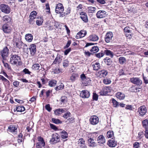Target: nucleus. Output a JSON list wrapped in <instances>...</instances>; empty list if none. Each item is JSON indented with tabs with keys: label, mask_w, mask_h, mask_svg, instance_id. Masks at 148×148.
Returning <instances> with one entry per match:
<instances>
[{
	"label": "nucleus",
	"mask_w": 148,
	"mask_h": 148,
	"mask_svg": "<svg viewBox=\"0 0 148 148\" xmlns=\"http://www.w3.org/2000/svg\"><path fill=\"white\" fill-rule=\"evenodd\" d=\"M45 109L49 112H50L51 110V108L49 104L46 105L45 106Z\"/></svg>",
	"instance_id": "nucleus-62"
},
{
	"label": "nucleus",
	"mask_w": 148,
	"mask_h": 148,
	"mask_svg": "<svg viewBox=\"0 0 148 148\" xmlns=\"http://www.w3.org/2000/svg\"><path fill=\"white\" fill-rule=\"evenodd\" d=\"M107 137L108 138H113L114 137V133L113 132L112 130H109L108 131L106 134Z\"/></svg>",
	"instance_id": "nucleus-39"
},
{
	"label": "nucleus",
	"mask_w": 148,
	"mask_h": 148,
	"mask_svg": "<svg viewBox=\"0 0 148 148\" xmlns=\"http://www.w3.org/2000/svg\"><path fill=\"white\" fill-rule=\"evenodd\" d=\"M90 123L93 125H97L99 122V118L96 115L91 116L89 119Z\"/></svg>",
	"instance_id": "nucleus-5"
},
{
	"label": "nucleus",
	"mask_w": 148,
	"mask_h": 148,
	"mask_svg": "<svg viewBox=\"0 0 148 148\" xmlns=\"http://www.w3.org/2000/svg\"><path fill=\"white\" fill-rule=\"evenodd\" d=\"M52 23L54 24H53V25L55 26L56 28H58V27L60 25V24L58 22L54 21L53 22L52 21Z\"/></svg>",
	"instance_id": "nucleus-57"
},
{
	"label": "nucleus",
	"mask_w": 148,
	"mask_h": 148,
	"mask_svg": "<svg viewBox=\"0 0 148 148\" xmlns=\"http://www.w3.org/2000/svg\"><path fill=\"white\" fill-rule=\"evenodd\" d=\"M144 135L146 138L148 139V128L145 129Z\"/></svg>",
	"instance_id": "nucleus-64"
},
{
	"label": "nucleus",
	"mask_w": 148,
	"mask_h": 148,
	"mask_svg": "<svg viewBox=\"0 0 148 148\" xmlns=\"http://www.w3.org/2000/svg\"><path fill=\"white\" fill-rule=\"evenodd\" d=\"M10 62L12 65H16V66H21L22 64L20 57L18 55L12 54L11 55Z\"/></svg>",
	"instance_id": "nucleus-1"
},
{
	"label": "nucleus",
	"mask_w": 148,
	"mask_h": 148,
	"mask_svg": "<svg viewBox=\"0 0 148 148\" xmlns=\"http://www.w3.org/2000/svg\"><path fill=\"white\" fill-rule=\"evenodd\" d=\"M64 85L63 83H61L58 85V86H56L55 88V89L56 90L58 91L60 90H62L64 88Z\"/></svg>",
	"instance_id": "nucleus-41"
},
{
	"label": "nucleus",
	"mask_w": 148,
	"mask_h": 148,
	"mask_svg": "<svg viewBox=\"0 0 148 148\" xmlns=\"http://www.w3.org/2000/svg\"><path fill=\"white\" fill-rule=\"evenodd\" d=\"M119 62L121 64H123L125 63L126 60L125 58L123 57H121L119 59Z\"/></svg>",
	"instance_id": "nucleus-35"
},
{
	"label": "nucleus",
	"mask_w": 148,
	"mask_h": 148,
	"mask_svg": "<svg viewBox=\"0 0 148 148\" xmlns=\"http://www.w3.org/2000/svg\"><path fill=\"white\" fill-rule=\"evenodd\" d=\"M71 115V113L69 112L68 111L63 115V116L64 118L67 119L68 117L70 116Z\"/></svg>",
	"instance_id": "nucleus-53"
},
{
	"label": "nucleus",
	"mask_w": 148,
	"mask_h": 148,
	"mask_svg": "<svg viewBox=\"0 0 148 148\" xmlns=\"http://www.w3.org/2000/svg\"><path fill=\"white\" fill-rule=\"evenodd\" d=\"M2 29L4 33H8L11 31V27L7 24H4L2 27Z\"/></svg>",
	"instance_id": "nucleus-19"
},
{
	"label": "nucleus",
	"mask_w": 148,
	"mask_h": 148,
	"mask_svg": "<svg viewBox=\"0 0 148 148\" xmlns=\"http://www.w3.org/2000/svg\"><path fill=\"white\" fill-rule=\"evenodd\" d=\"M112 102L113 103V106L114 107H116L118 106L119 103L114 99L113 98L112 99Z\"/></svg>",
	"instance_id": "nucleus-50"
},
{
	"label": "nucleus",
	"mask_w": 148,
	"mask_h": 148,
	"mask_svg": "<svg viewBox=\"0 0 148 148\" xmlns=\"http://www.w3.org/2000/svg\"><path fill=\"white\" fill-rule=\"evenodd\" d=\"M17 126L16 125H11L9 126L8 131L12 133L16 134L17 132Z\"/></svg>",
	"instance_id": "nucleus-15"
},
{
	"label": "nucleus",
	"mask_w": 148,
	"mask_h": 148,
	"mask_svg": "<svg viewBox=\"0 0 148 148\" xmlns=\"http://www.w3.org/2000/svg\"><path fill=\"white\" fill-rule=\"evenodd\" d=\"M90 79L89 78L86 77L85 80H84L83 82L82 83L83 84H85V86H86L88 84L90 83Z\"/></svg>",
	"instance_id": "nucleus-48"
},
{
	"label": "nucleus",
	"mask_w": 148,
	"mask_h": 148,
	"mask_svg": "<svg viewBox=\"0 0 148 148\" xmlns=\"http://www.w3.org/2000/svg\"><path fill=\"white\" fill-rule=\"evenodd\" d=\"M97 140L98 144L101 146L103 145L106 142L105 138L102 135L99 136L97 138Z\"/></svg>",
	"instance_id": "nucleus-10"
},
{
	"label": "nucleus",
	"mask_w": 148,
	"mask_h": 148,
	"mask_svg": "<svg viewBox=\"0 0 148 148\" xmlns=\"http://www.w3.org/2000/svg\"><path fill=\"white\" fill-rule=\"evenodd\" d=\"M80 18L84 22L87 23L88 22V19L86 13L82 12L80 13Z\"/></svg>",
	"instance_id": "nucleus-16"
},
{
	"label": "nucleus",
	"mask_w": 148,
	"mask_h": 148,
	"mask_svg": "<svg viewBox=\"0 0 148 148\" xmlns=\"http://www.w3.org/2000/svg\"><path fill=\"white\" fill-rule=\"evenodd\" d=\"M0 78L3 82L6 85H9L10 83L9 81L3 76L1 75L0 76Z\"/></svg>",
	"instance_id": "nucleus-36"
},
{
	"label": "nucleus",
	"mask_w": 148,
	"mask_h": 148,
	"mask_svg": "<svg viewBox=\"0 0 148 148\" xmlns=\"http://www.w3.org/2000/svg\"><path fill=\"white\" fill-rule=\"evenodd\" d=\"M64 112V110L62 108H59L55 110L54 113L56 115H59Z\"/></svg>",
	"instance_id": "nucleus-28"
},
{
	"label": "nucleus",
	"mask_w": 148,
	"mask_h": 148,
	"mask_svg": "<svg viewBox=\"0 0 148 148\" xmlns=\"http://www.w3.org/2000/svg\"><path fill=\"white\" fill-rule=\"evenodd\" d=\"M77 77V75H76L73 73L70 77V79L71 81L73 82L75 80Z\"/></svg>",
	"instance_id": "nucleus-51"
},
{
	"label": "nucleus",
	"mask_w": 148,
	"mask_h": 148,
	"mask_svg": "<svg viewBox=\"0 0 148 148\" xmlns=\"http://www.w3.org/2000/svg\"><path fill=\"white\" fill-rule=\"evenodd\" d=\"M140 144L138 142H136L133 144V146L134 148H138Z\"/></svg>",
	"instance_id": "nucleus-63"
},
{
	"label": "nucleus",
	"mask_w": 148,
	"mask_h": 148,
	"mask_svg": "<svg viewBox=\"0 0 148 148\" xmlns=\"http://www.w3.org/2000/svg\"><path fill=\"white\" fill-rule=\"evenodd\" d=\"M92 65L93 67V70L95 71L98 70L100 68V64L98 62L93 64Z\"/></svg>",
	"instance_id": "nucleus-29"
},
{
	"label": "nucleus",
	"mask_w": 148,
	"mask_h": 148,
	"mask_svg": "<svg viewBox=\"0 0 148 148\" xmlns=\"http://www.w3.org/2000/svg\"><path fill=\"white\" fill-rule=\"evenodd\" d=\"M104 62L107 65H110L112 64V61L110 58H106L104 60Z\"/></svg>",
	"instance_id": "nucleus-33"
},
{
	"label": "nucleus",
	"mask_w": 148,
	"mask_h": 148,
	"mask_svg": "<svg viewBox=\"0 0 148 148\" xmlns=\"http://www.w3.org/2000/svg\"><path fill=\"white\" fill-rule=\"evenodd\" d=\"M3 63L4 66L6 68H7L8 70L11 69L10 66L8 64V63H5L3 61Z\"/></svg>",
	"instance_id": "nucleus-58"
},
{
	"label": "nucleus",
	"mask_w": 148,
	"mask_h": 148,
	"mask_svg": "<svg viewBox=\"0 0 148 148\" xmlns=\"http://www.w3.org/2000/svg\"><path fill=\"white\" fill-rule=\"evenodd\" d=\"M98 95L96 93L94 92L92 96V99L93 100L97 101L98 99Z\"/></svg>",
	"instance_id": "nucleus-56"
},
{
	"label": "nucleus",
	"mask_w": 148,
	"mask_h": 148,
	"mask_svg": "<svg viewBox=\"0 0 148 148\" xmlns=\"http://www.w3.org/2000/svg\"><path fill=\"white\" fill-rule=\"evenodd\" d=\"M88 12L89 13H93L95 11L96 9L95 7H88Z\"/></svg>",
	"instance_id": "nucleus-47"
},
{
	"label": "nucleus",
	"mask_w": 148,
	"mask_h": 148,
	"mask_svg": "<svg viewBox=\"0 0 148 148\" xmlns=\"http://www.w3.org/2000/svg\"><path fill=\"white\" fill-rule=\"evenodd\" d=\"M61 138L63 139L66 138H68V134L65 131H63L61 133Z\"/></svg>",
	"instance_id": "nucleus-38"
},
{
	"label": "nucleus",
	"mask_w": 148,
	"mask_h": 148,
	"mask_svg": "<svg viewBox=\"0 0 148 148\" xmlns=\"http://www.w3.org/2000/svg\"><path fill=\"white\" fill-rule=\"evenodd\" d=\"M64 10V8L62 4L59 3L57 5L55 8V11L57 13H61Z\"/></svg>",
	"instance_id": "nucleus-11"
},
{
	"label": "nucleus",
	"mask_w": 148,
	"mask_h": 148,
	"mask_svg": "<svg viewBox=\"0 0 148 148\" xmlns=\"http://www.w3.org/2000/svg\"><path fill=\"white\" fill-rule=\"evenodd\" d=\"M8 51L9 49L6 47L3 48L2 50L1 51V55L3 60H5L8 57Z\"/></svg>",
	"instance_id": "nucleus-7"
},
{
	"label": "nucleus",
	"mask_w": 148,
	"mask_h": 148,
	"mask_svg": "<svg viewBox=\"0 0 148 148\" xmlns=\"http://www.w3.org/2000/svg\"><path fill=\"white\" fill-rule=\"evenodd\" d=\"M107 144L109 147H114L117 145V142L114 139L112 138L108 141Z\"/></svg>",
	"instance_id": "nucleus-17"
},
{
	"label": "nucleus",
	"mask_w": 148,
	"mask_h": 148,
	"mask_svg": "<svg viewBox=\"0 0 148 148\" xmlns=\"http://www.w3.org/2000/svg\"><path fill=\"white\" fill-rule=\"evenodd\" d=\"M130 80L131 82L137 85H140L142 83V81L138 77H133L131 78Z\"/></svg>",
	"instance_id": "nucleus-8"
},
{
	"label": "nucleus",
	"mask_w": 148,
	"mask_h": 148,
	"mask_svg": "<svg viewBox=\"0 0 148 148\" xmlns=\"http://www.w3.org/2000/svg\"><path fill=\"white\" fill-rule=\"evenodd\" d=\"M147 110L146 108L144 106H143L139 108L138 112L141 116H143L147 112Z\"/></svg>",
	"instance_id": "nucleus-9"
},
{
	"label": "nucleus",
	"mask_w": 148,
	"mask_h": 148,
	"mask_svg": "<svg viewBox=\"0 0 148 148\" xmlns=\"http://www.w3.org/2000/svg\"><path fill=\"white\" fill-rule=\"evenodd\" d=\"M69 61L67 60H64L63 62V66L64 67H67L69 66Z\"/></svg>",
	"instance_id": "nucleus-55"
},
{
	"label": "nucleus",
	"mask_w": 148,
	"mask_h": 148,
	"mask_svg": "<svg viewBox=\"0 0 148 148\" xmlns=\"http://www.w3.org/2000/svg\"><path fill=\"white\" fill-rule=\"evenodd\" d=\"M144 133L143 131L140 132L138 133V136L136 138L137 140L140 139L144 136Z\"/></svg>",
	"instance_id": "nucleus-46"
},
{
	"label": "nucleus",
	"mask_w": 148,
	"mask_h": 148,
	"mask_svg": "<svg viewBox=\"0 0 148 148\" xmlns=\"http://www.w3.org/2000/svg\"><path fill=\"white\" fill-rule=\"evenodd\" d=\"M78 144H80L81 145L80 147L82 148H86V146L85 145V141L82 138H80L78 141Z\"/></svg>",
	"instance_id": "nucleus-26"
},
{
	"label": "nucleus",
	"mask_w": 148,
	"mask_h": 148,
	"mask_svg": "<svg viewBox=\"0 0 148 148\" xmlns=\"http://www.w3.org/2000/svg\"><path fill=\"white\" fill-rule=\"evenodd\" d=\"M28 49L29 50L30 54L32 56H34L36 51V47L35 44H31L29 47Z\"/></svg>",
	"instance_id": "nucleus-13"
},
{
	"label": "nucleus",
	"mask_w": 148,
	"mask_h": 148,
	"mask_svg": "<svg viewBox=\"0 0 148 148\" xmlns=\"http://www.w3.org/2000/svg\"><path fill=\"white\" fill-rule=\"evenodd\" d=\"M25 108L23 106H18L16 107V110L17 112H22L25 111Z\"/></svg>",
	"instance_id": "nucleus-43"
},
{
	"label": "nucleus",
	"mask_w": 148,
	"mask_h": 148,
	"mask_svg": "<svg viewBox=\"0 0 148 148\" xmlns=\"http://www.w3.org/2000/svg\"><path fill=\"white\" fill-rule=\"evenodd\" d=\"M104 55V51H102L96 54L95 56L97 58H100L103 57Z\"/></svg>",
	"instance_id": "nucleus-49"
},
{
	"label": "nucleus",
	"mask_w": 148,
	"mask_h": 148,
	"mask_svg": "<svg viewBox=\"0 0 148 148\" xmlns=\"http://www.w3.org/2000/svg\"><path fill=\"white\" fill-rule=\"evenodd\" d=\"M80 96L83 98H88L90 96L89 92L86 90H82L80 93Z\"/></svg>",
	"instance_id": "nucleus-14"
},
{
	"label": "nucleus",
	"mask_w": 148,
	"mask_h": 148,
	"mask_svg": "<svg viewBox=\"0 0 148 148\" xmlns=\"http://www.w3.org/2000/svg\"><path fill=\"white\" fill-rule=\"evenodd\" d=\"M15 44L16 47L19 49L21 48L24 45V43L21 40L16 41Z\"/></svg>",
	"instance_id": "nucleus-30"
},
{
	"label": "nucleus",
	"mask_w": 148,
	"mask_h": 148,
	"mask_svg": "<svg viewBox=\"0 0 148 148\" xmlns=\"http://www.w3.org/2000/svg\"><path fill=\"white\" fill-rule=\"evenodd\" d=\"M125 95L123 94L120 92H117L116 94V97L118 99L120 100H123L125 98Z\"/></svg>",
	"instance_id": "nucleus-27"
},
{
	"label": "nucleus",
	"mask_w": 148,
	"mask_h": 148,
	"mask_svg": "<svg viewBox=\"0 0 148 148\" xmlns=\"http://www.w3.org/2000/svg\"><path fill=\"white\" fill-rule=\"evenodd\" d=\"M25 38L26 41L29 42H31L33 40V36L31 34H27L25 35Z\"/></svg>",
	"instance_id": "nucleus-24"
},
{
	"label": "nucleus",
	"mask_w": 148,
	"mask_h": 148,
	"mask_svg": "<svg viewBox=\"0 0 148 148\" xmlns=\"http://www.w3.org/2000/svg\"><path fill=\"white\" fill-rule=\"evenodd\" d=\"M88 143L89 146L94 147L97 146V143L94 140L91 138H90L88 140Z\"/></svg>",
	"instance_id": "nucleus-21"
},
{
	"label": "nucleus",
	"mask_w": 148,
	"mask_h": 148,
	"mask_svg": "<svg viewBox=\"0 0 148 148\" xmlns=\"http://www.w3.org/2000/svg\"><path fill=\"white\" fill-rule=\"evenodd\" d=\"M43 22V19L41 18L37 20L36 21V24L38 26H40L42 25Z\"/></svg>",
	"instance_id": "nucleus-52"
},
{
	"label": "nucleus",
	"mask_w": 148,
	"mask_h": 148,
	"mask_svg": "<svg viewBox=\"0 0 148 148\" xmlns=\"http://www.w3.org/2000/svg\"><path fill=\"white\" fill-rule=\"evenodd\" d=\"M130 27H125L124 29V32L126 33V35L127 37H128L129 36L130 37L131 36V34L132 31L130 29Z\"/></svg>",
	"instance_id": "nucleus-23"
},
{
	"label": "nucleus",
	"mask_w": 148,
	"mask_h": 148,
	"mask_svg": "<svg viewBox=\"0 0 148 148\" xmlns=\"http://www.w3.org/2000/svg\"><path fill=\"white\" fill-rule=\"evenodd\" d=\"M45 143L43 138L41 136L38 138V142L36 144V148H45Z\"/></svg>",
	"instance_id": "nucleus-2"
},
{
	"label": "nucleus",
	"mask_w": 148,
	"mask_h": 148,
	"mask_svg": "<svg viewBox=\"0 0 148 148\" xmlns=\"http://www.w3.org/2000/svg\"><path fill=\"white\" fill-rule=\"evenodd\" d=\"M106 12L104 10H100L96 14V16L98 18H102L106 17L107 16Z\"/></svg>",
	"instance_id": "nucleus-12"
},
{
	"label": "nucleus",
	"mask_w": 148,
	"mask_h": 148,
	"mask_svg": "<svg viewBox=\"0 0 148 148\" xmlns=\"http://www.w3.org/2000/svg\"><path fill=\"white\" fill-rule=\"evenodd\" d=\"M51 120L53 122L56 124H61L62 123V121L58 119L53 118Z\"/></svg>",
	"instance_id": "nucleus-42"
},
{
	"label": "nucleus",
	"mask_w": 148,
	"mask_h": 148,
	"mask_svg": "<svg viewBox=\"0 0 148 148\" xmlns=\"http://www.w3.org/2000/svg\"><path fill=\"white\" fill-rule=\"evenodd\" d=\"M2 19L5 22L8 23L11 21V18L8 16L5 15L3 17Z\"/></svg>",
	"instance_id": "nucleus-34"
},
{
	"label": "nucleus",
	"mask_w": 148,
	"mask_h": 148,
	"mask_svg": "<svg viewBox=\"0 0 148 148\" xmlns=\"http://www.w3.org/2000/svg\"><path fill=\"white\" fill-rule=\"evenodd\" d=\"M50 126L51 129H53L55 131H56L58 130V128L57 127L56 125L53 124H50Z\"/></svg>",
	"instance_id": "nucleus-61"
},
{
	"label": "nucleus",
	"mask_w": 148,
	"mask_h": 148,
	"mask_svg": "<svg viewBox=\"0 0 148 148\" xmlns=\"http://www.w3.org/2000/svg\"><path fill=\"white\" fill-rule=\"evenodd\" d=\"M104 54L107 56H110L111 58H113L114 53L112 52L108 49L105 50L104 51Z\"/></svg>",
	"instance_id": "nucleus-25"
},
{
	"label": "nucleus",
	"mask_w": 148,
	"mask_h": 148,
	"mask_svg": "<svg viewBox=\"0 0 148 148\" xmlns=\"http://www.w3.org/2000/svg\"><path fill=\"white\" fill-rule=\"evenodd\" d=\"M23 71L25 73V74H28L30 75L31 73V72L29 71V70L26 68L24 69Z\"/></svg>",
	"instance_id": "nucleus-60"
},
{
	"label": "nucleus",
	"mask_w": 148,
	"mask_h": 148,
	"mask_svg": "<svg viewBox=\"0 0 148 148\" xmlns=\"http://www.w3.org/2000/svg\"><path fill=\"white\" fill-rule=\"evenodd\" d=\"M88 38L89 40H90L93 41H97L98 40L99 38L95 34H92L90 35L88 37Z\"/></svg>",
	"instance_id": "nucleus-22"
},
{
	"label": "nucleus",
	"mask_w": 148,
	"mask_h": 148,
	"mask_svg": "<svg viewBox=\"0 0 148 148\" xmlns=\"http://www.w3.org/2000/svg\"><path fill=\"white\" fill-rule=\"evenodd\" d=\"M37 14V13L36 11H33L30 13L29 15V18H32L34 19H35Z\"/></svg>",
	"instance_id": "nucleus-45"
},
{
	"label": "nucleus",
	"mask_w": 148,
	"mask_h": 148,
	"mask_svg": "<svg viewBox=\"0 0 148 148\" xmlns=\"http://www.w3.org/2000/svg\"><path fill=\"white\" fill-rule=\"evenodd\" d=\"M113 37V34L111 32H109L106 33L105 37L104 39L106 42L109 43L112 41Z\"/></svg>",
	"instance_id": "nucleus-6"
},
{
	"label": "nucleus",
	"mask_w": 148,
	"mask_h": 148,
	"mask_svg": "<svg viewBox=\"0 0 148 148\" xmlns=\"http://www.w3.org/2000/svg\"><path fill=\"white\" fill-rule=\"evenodd\" d=\"M103 82L105 84L108 85L111 83V81L110 78H106L103 79Z\"/></svg>",
	"instance_id": "nucleus-37"
},
{
	"label": "nucleus",
	"mask_w": 148,
	"mask_h": 148,
	"mask_svg": "<svg viewBox=\"0 0 148 148\" xmlns=\"http://www.w3.org/2000/svg\"><path fill=\"white\" fill-rule=\"evenodd\" d=\"M109 92L110 89L109 87H106L103 89L99 92V94L100 95H107Z\"/></svg>",
	"instance_id": "nucleus-20"
},
{
	"label": "nucleus",
	"mask_w": 148,
	"mask_h": 148,
	"mask_svg": "<svg viewBox=\"0 0 148 148\" xmlns=\"http://www.w3.org/2000/svg\"><path fill=\"white\" fill-rule=\"evenodd\" d=\"M99 50L98 47H97L94 46L92 47L90 50V51L92 53H95L98 52Z\"/></svg>",
	"instance_id": "nucleus-44"
},
{
	"label": "nucleus",
	"mask_w": 148,
	"mask_h": 148,
	"mask_svg": "<svg viewBox=\"0 0 148 148\" xmlns=\"http://www.w3.org/2000/svg\"><path fill=\"white\" fill-rule=\"evenodd\" d=\"M87 33L86 31L81 30L76 34L75 38L77 39H78L84 37Z\"/></svg>",
	"instance_id": "nucleus-18"
},
{
	"label": "nucleus",
	"mask_w": 148,
	"mask_h": 148,
	"mask_svg": "<svg viewBox=\"0 0 148 148\" xmlns=\"http://www.w3.org/2000/svg\"><path fill=\"white\" fill-rule=\"evenodd\" d=\"M0 10L6 14H9L10 12L9 6L5 4H1L0 6Z\"/></svg>",
	"instance_id": "nucleus-4"
},
{
	"label": "nucleus",
	"mask_w": 148,
	"mask_h": 148,
	"mask_svg": "<svg viewBox=\"0 0 148 148\" xmlns=\"http://www.w3.org/2000/svg\"><path fill=\"white\" fill-rule=\"evenodd\" d=\"M40 65L38 64H34L32 66L33 69L35 70H38L39 69Z\"/></svg>",
	"instance_id": "nucleus-54"
},
{
	"label": "nucleus",
	"mask_w": 148,
	"mask_h": 148,
	"mask_svg": "<svg viewBox=\"0 0 148 148\" xmlns=\"http://www.w3.org/2000/svg\"><path fill=\"white\" fill-rule=\"evenodd\" d=\"M143 127L145 129H148V120L147 119L143 120L142 122Z\"/></svg>",
	"instance_id": "nucleus-32"
},
{
	"label": "nucleus",
	"mask_w": 148,
	"mask_h": 148,
	"mask_svg": "<svg viewBox=\"0 0 148 148\" xmlns=\"http://www.w3.org/2000/svg\"><path fill=\"white\" fill-rule=\"evenodd\" d=\"M60 137L57 133L53 134L52 136V138L50 140V142L52 144L56 143L60 141Z\"/></svg>",
	"instance_id": "nucleus-3"
},
{
	"label": "nucleus",
	"mask_w": 148,
	"mask_h": 148,
	"mask_svg": "<svg viewBox=\"0 0 148 148\" xmlns=\"http://www.w3.org/2000/svg\"><path fill=\"white\" fill-rule=\"evenodd\" d=\"M57 81L52 79L49 82V85L50 86L53 87L55 86L56 84Z\"/></svg>",
	"instance_id": "nucleus-40"
},
{
	"label": "nucleus",
	"mask_w": 148,
	"mask_h": 148,
	"mask_svg": "<svg viewBox=\"0 0 148 148\" xmlns=\"http://www.w3.org/2000/svg\"><path fill=\"white\" fill-rule=\"evenodd\" d=\"M99 73L100 75L103 77H105L107 75L108 72L105 70H103L99 71Z\"/></svg>",
	"instance_id": "nucleus-31"
},
{
	"label": "nucleus",
	"mask_w": 148,
	"mask_h": 148,
	"mask_svg": "<svg viewBox=\"0 0 148 148\" xmlns=\"http://www.w3.org/2000/svg\"><path fill=\"white\" fill-rule=\"evenodd\" d=\"M60 59V56H57V57L55 58L54 61H53V63L52 64H56L58 62V60L59 59Z\"/></svg>",
	"instance_id": "nucleus-59"
}]
</instances>
